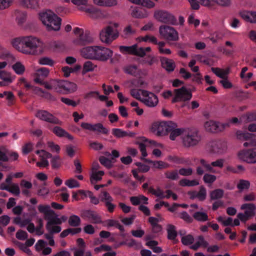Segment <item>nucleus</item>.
Instances as JSON below:
<instances>
[{"instance_id":"1","label":"nucleus","mask_w":256,"mask_h":256,"mask_svg":"<svg viewBox=\"0 0 256 256\" xmlns=\"http://www.w3.org/2000/svg\"><path fill=\"white\" fill-rule=\"evenodd\" d=\"M10 44L18 51L32 56L41 55L46 48L40 38L32 36L14 38L10 40Z\"/></svg>"},{"instance_id":"2","label":"nucleus","mask_w":256,"mask_h":256,"mask_svg":"<svg viewBox=\"0 0 256 256\" xmlns=\"http://www.w3.org/2000/svg\"><path fill=\"white\" fill-rule=\"evenodd\" d=\"M82 57L90 60H96L106 62L113 55L111 50L100 46H88L82 48L80 50Z\"/></svg>"},{"instance_id":"3","label":"nucleus","mask_w":256,"mask_h":256,"mask_svg":"<svg viewBox=\"0 0 256 256\" xmlns=\"http://www.w3.org/2000/svg\"><path fill=\"white\" fill-rule=\"evenodd\" d=\"M42 24L48 31H58L60 28L62 19L50 10L40 14Z\"/></svg>"},{"instance_id":"4","label":"nucleus","mask_w":256,"mask_h":256,"mask_svg":"<svg viewBox=\"0 0 256 256\" xmlns=\"http://www.w3.org/2000/svg\"><path fill=\"white\" fill-rule=\"evenodd\" d=\"M38 210L44 214V220L48 222L46 224H61V219H63L64 216L60 218L49 205H39Z\"/></svg>"},{"instance_id":"5","label":"nucleus","mask_w":256,"mask_h":256,"mask_svg":"<svg viewBox=\"0 0 256 256\" xmlns=\"http://www.w3.org/2000/svg\"><path fill=\"white\" fill-rule=\"evenodd\" d=\"M176 127L177 124L172 121L156 122L152 124L150 130L158 136H163L167 135L172 128Z\"/></svg>"},{"instance_id":"6","label":"nucleus","mask_w":256,"mask_h":256,"mask_svg":"<svg viewBox=\"0 0 256 256\" xmlns=\"http://www.w3.org/2000/svg\"><path fill=\"white\" fill-rule=\"evenodd\" d=\"M74 33L76 36V38L72 40V43L77 46H84L92 43L93 38L88 32H84L82 28H76L74 30Z\"/></svg>"},{"instance_id":"7","label":"nucleus","mask_w":256,"mask_h":256,"mask_svg":"<svg viewBox=\"0 0 256 256\" xmlns=\"http://www.w3.org/2000/svg\"><path fill=\"white\" fill-rule=\"evenodd\" d=\"M182 146L189 148L196 146L201 140V137L197 130H190L182 137Z\"/></svg>"},{"instance_id":"8","label":"nucleus","mask_w":256,"mask_h":256,"mask_svg":"<svg viewBox=\"0 0 256 256\" xmlns=\"http://www.w3.org/2000/svg\"><path fill=\"white\" fill-rule=\"evenodd\" d=\"M240 208L242 210H246L244 213L240 212L237 215V218L242 222H246L255 215L254 210L256 209V206L254 204H244L241 206Z\"/></svg>"},{"instance_id":"9","label":"nucleus","mask_w":256,"mask_h":256,"mask_svg":"<svg viewBox=\"0 0 256 256\" xmlns=\"http://www.w3.org/2000/svg\"><path fill=\"white\" fill-rule=\"evenodd\" d=\"M118 32L116 29H114L111 26H108L104 28L100 32V37L102 42L109 44L116 38Z\"/></svg>"},{"instance_id":"10","label":"nucleus","mask_w":256,"mask_h":256,"mask_svg":"<svg viewBox=\"0 0 256 256\" xmlns=\"http://www.w3.org/2000/svg\"><path fill=\"white\" fill-rule=\"evenodd\" d=\"M159 33L162 38L170 41H176L178 40V34L172 27L162 25L159 28Z\"/></svg>"},{"instance_id":"11","label":"nucleus","mask_w":256,"mask_h":256,"mask_svg":"<svg viewBox=\"0 0 256 256\" xmlns=\"http://www.w3.org/2000/svg\"><path fill=\"white\" fill-rule=\"evenodd\" d=\"M82 216L84 218H88L92 222L99 224L102 222H105L106 224H119L118 220H108L106 222H103L98 214L96 212L87 210L84 211Z\"/></svg>"},{"instance_id":"12","label":"nucleus","mask_w":256,"mask_h":256,"mask_svg":"<svg viewBox=\"0 0 256 256\" xmlns=\"http://www.w3.org/2000/svg\"><path fill=\"white\" fill-rule=\"evenodd\" d=\"M154 17L162 22L174 24L176 22L175 17L166 11L156 10L154 13Z\"/></svg>"},{"instance_id":"13","label":"nucleus","mask_w":256,"mask_h":256,"mask_svg":"<svg viewBox=\"0 0 256 256\" xmlns=\"http://www.w3.org/2000/svg\"><path fill=\"white\" fill-rule=\"evenodd\" d=\"M175 96L172 100V102L190 100L192 97L191 92L189 91L185 86L174 90Z\"/></svg>"},{"instance_id":"14","label":"nucleus","mask_w":256,"mask_h":256,"mask_svg":"<svg viewBox=\"0 0 256 256\" xmlns=\"http://www.w3.org/2000/svg\"><path fill=\"white\" fill-rule=\"evenodd\" d=\"M238 158L248 163H256V151L252 150H242L238 153Z\"/></svg>"},{"instance_id":"15","label":"nucleus","mask_w":256,"mask_h":256,"mask_svg":"<svg viewBox=\"0 0 256 256\" xmlns=\"http://www.w3.org/2000/svg\"><path fill=\"white\" fill-rule=\"evenodd\" d=\"M139 90L142 92V94L144 96L146 97V98L141 100L146 105L150 107H154L158 104V100L155 94L152 92L149 93L146 90Z\"/></svg>"},{"instance_id":"16","label":"nucleus","mask_w":256,"mask_h":256,"mask_svg":"<svg viewBox=\"0 0 256 256\" xmlns=\"http://www.w3.org/2000/svg\"><path fill=\"white\" fill-rule=\"evenodd\" d=\"M228 124H220L213 120L207 121L204 123V126L206 130L210 132L216 133L222 132Z\"/></svg>"},{"instance_id":"17","label":"nucleus","mask_w":256,"mask_h":256,"mask_svg":"<svg viewBox=\"0 0 256 256\" xmlns=\"http://www.w3.org/2000/svg\"><path fill=\"white\" fill-rule=\"evenodd\" d=\"M224 162V160L222 158L218 159L214 162H212L210 164H208L204 158H201L200 160V164L206 168V170L212 172H214L213 167L223 168Z\"/></svg>"},{"instance_id":"18","label":"nucleus","mask_w":256,"mask_h":256,"mask_svg":"<svg viewBox=\"0 0 256 256\" xmlns=\"http://www.w3.org/2000/svg\"><path fill=\"white\" fill-rule=\"evenodd\" d=\"M36 116L41 120L54 124H59L58 120L48 112L44 110H38Z\"/></svg>"},{"instance_id":"19","label":"nucleus","mask_w":256,"mask_h":256,"mask_svg":"<svg viewBox=\"0 0 256 256\" xmlns=\"http://www.w3.org/2000/svg\"><path fill=\"white\" fill-rule=\"evenodd\" d=\"M119 49L120 52L124 54H128L136 56L141 55L138 54V46L136 44L132 46H119Z\"/></svg>"},{"instance_id":"20","label":"nucleus","mask_w":256,"mask_h":256,"mask_svg":"<svg viewBox=\"0 0 256 256\" xmlns=\"http://www.w3.org/2000/svg\"><path fill=\"white\" fill-rule=\"evenodd\" d=\"M160 62L162 67L168 72L174 71L176 68V64L172 59L162 57L160 58Z\"/></svg>"},{"instance_id":"21","label":"nucleus","mask_w":256,"mask_h":256,"mask_svg":"<svg viewBox=\"0 0 256 256\" xmlns=\"http://www.w3.org/2000/svg\"><path fill=\"white\" fill-rule=\"evenodd\" d=\"M212 71L218 77L224 79L226 78L227 76L230 72V68H228L226 70L218 68H212Z\"/></svg>"},{"instance_id":"22","label":"nucleus","mask_w":256,"mask_h":256,"mask_svg":"<svg viewBox=\"0 0 256 256\" xmlns=\"http://www.w3.org/2000/svg\"><path fill=\"white\" fill-rule=\"evenodd\" d=\"M26 228L31 234L35 232L38 236L44 234V225H38V226H35L34 225H28Z\"/></svg>"},{"instance_id":"23","label":"nucleus","mask_w":256,"mask_h":256,"mask_svg":"<svg viewBox=\"0 0 256 256\" xmlns=\"http://www.w3.org/2000/svg\"><path fill=\"white\" fill-rule=\"evenodd\" d=\"M20 4L24 8L36 9L38 8V2L37 0H22Z\"/></svg>"},{"instance_id":"24","label":"nucleus","mask_w":256,"mask_h":256,"mask_svg":"<svg viewBox=\"0 0 256 256\" xmlns=\"http://www.w3.org/2000/svg\"><path fill=\"white\" fill-rule=\"evenodd\" d=\"M221 144L219 142H210L208 146L209 152L212 154L220 153L222 152L220 146Z\"/></svg>"},{"instance_id":"25","label":"nucleus","mask_w":256,"mask_h":256,"mask_svg":"<svg viewBox=\"0 0 256 256\" xmlns=\"http://www.w3.org/2000/svg\"><path fill=\"white\" fill-rule=\"evenodd\" d=\"M124 72L134 76H138L140 75V70L138 69L137 66L135 65H130L126 66L124 68Z\"/></svg>"},{"instance_id":"26","label":"nucleus","mask_w":256,"mask_h":256,"mask_svg":"<svg viewBox=\"0 0 256 256\" xmlns=\"http://www.w3.org/2000/svg\"><path fill=\"white\" fill-rule=\"evenodd\" d=\"M78 88L76 84L74 82L65 80V94H69L75 92Z\"/></svg>"},{"instance_id":"27","label":"nucleus","mask_w":256,"mask_h":256,"mask_svg":"<svg viewBox=\"0 0 256 256\" xmlns=\"http://www.w3.org/2000/svg\"><path fill=\"white\" fill-rule=\"evenodd\" d=\"M94 3L100 6H112L117 4L116 0H94Z\"/></svg>"},{"instance_id":"28","label":"nucleus","mask_w":256,"mask_h":256,"mask_svg":"<svg viewBox=\"0 0 256 256\" xmlns=\"http://www.w3.org/2000/svg\"><path fill=\"white\" fill-rule=\"evenodd\" d=\"M224 191L222 189L218 188L210 192V200H218L222 198Z\"/></svg>"},{"instance_id":"29","label":"nucleus","mask_w":256,"mask_h":256,"mask_svg":"<svg viewBox=\"0 0 256 256\" xmlns=\"http://www.w3.org/2000/svg\"><path fill=\"white\" fill-rule=\"evenodd\" d=\"M51 82L56 91L61 92L64 90V82L62 80H51Z\"/></svg>"},{"instance_id":"30","label":"nucleus","mask_w":256,"mask_h":256,"mask_svg":"<svg viewBox=\"0 0 256 256\" xmlns=\"http://www.w3.org/2000/svg\"><path fill=\"white\" fill-rule=\"evenodd\" d=\"M178 172L176 170H168L164 172V176L168 179L176 180L180 178Z\"/></svg>"},{"instance_id":"31","label":"nucleus","mask_w":256,"mask_h":256,"mask_svg":"<svg viewBox=\"0 0 256 256\" xmlns=\"http://www.w3.org/2000/svg\"><path fill=\"white\" fill-rule=\"evenodd\" d=\"M178 184L182 186H193L198 185L199 182L196 180H190L186 178H183L179 181Z\"/></svg>"},{"instance_id":"32","label":"nucleus","mask_w":256,"mask_h":256,"mask_svg":"<svg viewBox=\"0 0 256 256\" xmlns=\"http://www.w3.org/2000/svg\"><path fill=\"white\" fill-rule=\"evenodd\" d=\"M50 74V70L46 68H41L36 70V78H39L44 79L47 78Z\"/></svg>"},{"instance_id":"33","label":"nucleus","mask_w":256,"mask_h":256,"mask_svg":"<svg viewBox=\"0 0 256 256\" xmlns=\"http://www.w3.org/2000/svg\"><path fill=\"white\" fill-rule=\"evenodd\" d=\"M38 62L39 64L42 65H46L52 66L54 65V61L49 57L43 56L38 59Z\"/></svg>"},{"instance_id":"34","label":"nucleus","mask_w":256,"mask_h":256,"mask_svg":"<svg viewBox=\"0 0 256 256\" xmlns=\"http://www.w3.org/2000/svg\"><path fill=\"white\" fill-rule=\"evenodd\" d=\"M172 129V130H170V138L172 140H175L176 137L181 135L184 132L183 128H174Z\"/></svg>"},{"instance_id":"35","label":"nucleus","mask_w":256,"mask_h":256,"mask_svg":"<svg viewBox=\"0 0 256 256\" xmlns=\"http://www.w3.org/2000/svg\"><path fill=\"white\" fill-rule=\"evenodd\" d=\"M81 68V66L76 64L74 67L65 66V77H68L71 73L76 72Z\"/></svg>"},{"instance_id":"36","label":"nucleus","mask_w":256,"mask_h":256,"mask_svg":"<svg viewBox=\"0 0 256 256\" xmlns=\"http://www.w3.org/2000/svg\"><path fill=\"white\" fill-rule=\"evenodd\" d=\"M194 218L198 221L204 222L208 220V216L205 212H197L194 214Z\"/></svg>"},{"instance_id":"37","label":"nucleus","mask_w":256,"mask_h":256,"mask_svg":"<svg viewBox=\"0 0 256 256\" xmlns=\"http://www.w3.org/2000/svg\"><path fill=\"white\" fill-rule=\"evenodd\" d=\"M167 230L168 239L170 240H174L177 236V233L174 226L169 225Z\"/></svg>"},{"instance_id":"38","label":"nucleus","mask_w":256,"mask_h":256,"mask_svg":"<svg viewBox=\"0 0 256 256\" xmlns=\"http://www.w3.org/2000/svg\"><path fill=\"white\" fill-rule=\"evenodd\" d=\"M104 174V172L102 170L92 172L90 178L91 183L94 184L97 181L101 180L102 176Z\"/></svg>"},{"instance_id":"39","label":"nucleus","mask_w":256,"mask_h":256,"mask_svg":"<svg viewBox=\"0 0 256 256\" xmlns=\"http://www.w3.org/2000/svg\"><path fill=\"white\" fill-rule=\"evenodd\" d=\"M236 136L238 139L243 140H248L252 138V134L248 132H243L240 130L236 132Z\"/></svg>"},{"instance_id":"40","label":"nucleus","mask_w":256,"mask_h":256,"mask_svg":"<svg viewBox=\"0 0 256 256\" xmlns=\"http://www.w3.org/2000/svg\"><path fill=\"white\" fill-rule=\"evenodd\" d=\"M34 82L36 84L44 86V87L48 90H52L53 88V85L51 82V80L49 82H48L44 80L42 78H35L34 79Z\"/></svg>"},{"instance_id":"41","label":"nucleus","mask_w":256,"mask_h":256,"mask_svg":"<svg viewBox=\"0 0 256 256\" xmlns=\"http://www.w3.org/2000/svg\"><path fill=\"white\" fill-rule=\"evenodd\" d=\"M96 67V66L94 65L92 62L87 61L83 65L82 73L86 74L88 72L93 71Z\"/></svg>"},{"instance_id":"42","label":"nucleus","mask_w":256,"mask_h":256,"mask_svg":"<svg viewBox=\"0 0 256 256\" xmlns=\"http://www.w3.org/2000/svg\"><path fill=\"white\" fill-rule=\"evenodd\" d=\"M12 67L16 73L18 74H22L24 72V66L20 62H16Z\"/></svg>"},{"instance_id":"43","label":"nucleus","mask_w":256,"mask_h":256,"mask_svg":"<svg viewBox=\"0 0 256 256\" xmlns=\"http://www.w3.org/2000/svg\"><path fill=\"white\" fill-rule=\"evenodd\" d=\"M92 131H96L104 134H108V130L100 123H98L93 125Z\"/></svg>"},{"instance_id":"44","label":"nucleus","mask_w":256,"mask_h":256,"mask_svg":"<svg viewBox=\"0 0 256 256\" xmlns=\"http://www.w3.org/2000/svg\"><path fill=\"white\" fill-rule=\"evenodd\" d=\"M178 172L179 174L185 176H190L194 172L192 168L190 167L180 168Z\"/></svg>"},{"instance_id":"45","label":"nucleus","mask_w":256,"mask_h":256,"mask_svg":"<svg viewBox=\"0 0 256 256\" xmlns=\"http://www.w3.org/2000/svg\"><path fill=\"white\" fill-rule=\"evenodd\" d=\"M100 197V201L104 203L108 202H110L113 201L112 198L110 196V194L106 191L102 192Z\"/></svg>"},{"instance_id":"46","label":"nucleus","mask_w":256,"mask_h":256,"mask_svg":"<svg viewBox=\"0 0 256 256\" xmlns=\"http://www.w3.org/2000/svg\"><path fill=\"white\" fill-rule=\"evenodd\" d=\"M0 78L4 82L11 83L12 79L10 74L4 70H0Z\"/></svg>"},{"instance_id":"47","label":"nucleus","mask_w":256,"mask_h":256,"mask_svg":"<svg viewBox=\"0 0 256 256\" xmlns=\"http://www.w3.org/2000/svg\"><path fill=\"white\" fill-rule=\"evenodd\" d=\"M194 240V237H193L191 234H188L181 238V242H182L183 244L186 246L192 244Z\"/></svg>"},{"instance_id":"48","label":"nucleus","mask_w":256,"mask_h":256,"mask_svg":"<svg viewBox=\"0 0 256 256\" xmlns=\"http://www.w3.org/2000/svg\"><path fill=\"white\" fill-rule=\"evenodd\" d=\"M131 83L136 87L145 88L147 86V84L140 78L132 80Z\"/></svg>"},{"instance_id":"49","label":"nucleus","mask_w":256,"mask_h":256,"mask_svg":"<svg viewBox=\"0 0 256 256\" xmlns=\"http://www.w3.org/2000/svg\"><path fill=\"white\" fill-rule=\"evenodd\" d=\"M99 160L102 164L108 168H110L112 166V160L104 156H100L99 158Z\"/></svg>"},{"instance_id":"50","label":"nucleus","mask_w":256,"mask_h":256,"mask_svg":"<svg viewBox=\"0 0 256 256\" xmlns=\"http://www.w3.org/2000/svg\"><path fill=\"white\" fill-rule=\"evenodd\" d=\"M196 194L197 198H198L200 200L202 201L206 199V192L204 186H201L200 187V190L198 192H197Z\"/></svg>"},{"instance_id":"51","label":"nucleus","mask_w":256,"mask_h":256,"mask_svg":"<svg viewBox=\"0 0 256 256\" xmlns=\"http://www.w3.org/2000/svg\"><path fill=\"white\" fill-rule=\"evenodd\" d=\"M8 192L16 196H18L20 194V190L18 184H12L10 187H9Z\"/></svg>"},{"instance_id":"52","label":"nucleus","mask_w":256,"mask_h":256,"mask_svg":"<svg viewBox=\"0 0 256 256\" xmlns=\"http://www.w3.org/2000/svg\"><path fill=\"white\" fill-rule=\"evenodd\" d=\"M112 134L116 138H120L126 136L128 132L119 128H114L112 130Z\"/></svg>"},{"instance_id":"53","label":"nucleus","mask_w":256,"mask_h":256,"mask_svg":"<svg viewBox=\"0 0 256 256\" xmlns=\"http://www.w3.org/2000/svg\"><path fill=\"white\" fill-rule=\"evenodd\" d=\"M250 182L244 180H240L237 185L238 188L240 190L248 189L250 188Z\"/></svg>"},{"instance_id":"54","label":"nucleus","mask_w":256,"mask_h":256,"mask_svg":"<svg viewBox=\"0 0 256 256\" xmlns=\"http://www.w3.org/2000/svg\"><path fill=\"white\" fill-rule=\"evenodd\" d=\"M216 176L211 174H206L203 177L204 181L207 184H212L216 180Z\"/></svg>"},{"instance_id":"55","label":"nucleus","mask_w":256,"mask_h":256,"mask_svg":"<svg viewBox=\"0 0 256 256\" xmlns=\"http://www.w3.org/2000/svg\"><path fill=\"white\" fill-rule=\"evenodd\" d=\"M65 184L71 188H78L80 186L78 182L76 180L73 178L68 180L66 182Z\"/></svg>"},{"instance_id":"56","label":"nucleus","mask_w":256,"mask_h":256,"mask_svg":"<svg viewBox=\"0 0 256 256\" xmlns=\"http://www.w3.org/2000/svg\"><path fill=\"white\" fill-rule=\"evenodd\" d=\"M131 16L134 18H144V16L142 12L138 8H134L131 13Z\"/></svg>"},{"instance_id":"57","label":"nucleus","mask_w":256,"mask_h":256,"mask_svg":"<svg viewBox=\"0 0 256 256\" xmlns=\"http://www.w3.org/2000/svg\"><path fill=\"white\" fill-rule=\"evenodd\" d=\"M81 230V228H68V230H65L64 232V236L65 237L68 236L69 234L72 235L80 233Z\"/></svg>"},{"instance_id":"58","label":"nucleus","mask_w":256,"mask_h":256,"mask_svg":"<svg viewBox=\"0 0 256 256\" xmlns=\"http://www.w3.org/2000/svg\"><path fill=\"white\" fill-rule=\"evenodd\" d=\"M78 10L90 14L92 16H93L94 14H97L98 12V10L93 8H86L84 7L80 6L78 8Z\"/></svg>"},{"instance_id":"59","label":"nucleus","mask_w":256,"mask_h":256,"mask_svg":"<svg viewBox=\"0 0 256 256\" xmlns=\"http://www.w3.org/2000/svg\"><path fill=\"white\" fill-rule=\"evenodd\" d=\"M153 165L156 168L159 169L166 168L169 166L168 164L160 160L154 162Z\"/></svg>"},{"instance_id":"60","label":"nucleus","mask_w":256,"mask_h":256,"mask_svg":"<svg viewBox=\"0 0 256 256\" xmlns=\"http://www.w3.org/2000/svg\"><path fill=\"white\" fill-rule=\"evenodd\" d=\"M16 238L18 240H24L28 238V234L24 230H18L16 234Z\"/></svg>"},{"instance_id":"61","label":"nucleus","mask_w":256,"mask_h":256,"mask_svg":"<svg viewBox=\"0 0 256 256\" xmlns=\"http://www.w3.org/2000/svg\"><path fill=\"white\" fill-rule=\"evenodd\" d=\"M66 152L68 156L72 158L76 152L75 147L72 145H68L66 147Z\"/></svg>"},{"instance_id":"62","label":"nucleus","mask_w":256,"mask_h":256,"mask_svg":"<svg viewBox=\"0 0 256 256\" xmlns=\"http://www.w3.org/2000/svg\"><path fill=\"white\" fill-rule=\"evenodd\" d=\"M139 5L150 8H154L155 4L150 0H141L140 4Z\"/></svg>"},{"instance_id":"63","label":"nucleus","mask_w":256,"mask_h":256,"mask_svg":"<svg viewBox=\"0 0 256 256\" xmlns=\"http://www.w3.org/2000/svg\"><path fill=\"white\" fill-rule=\"evenodd\" d=\"M148 191L152 193V194L156 196L164 198L162 191L159 188L157 190H155L153 188L150 187L148 188Z\"/></svg>"},{"instance_id":"64","label":"nucleus","mask_w":256,"mask_h":256,"mask_svg":"<svg viewBox=\"0 0 256 256\" xmlns=\"http://www.w3.org/2000/svg\"><path fill=\"white\" fill-rule=\"evenodd\" d=\"M52 132L58 136L62 137L64 136V130L59 126H54L53 128Z\"/></svg>"}]
</instances>
